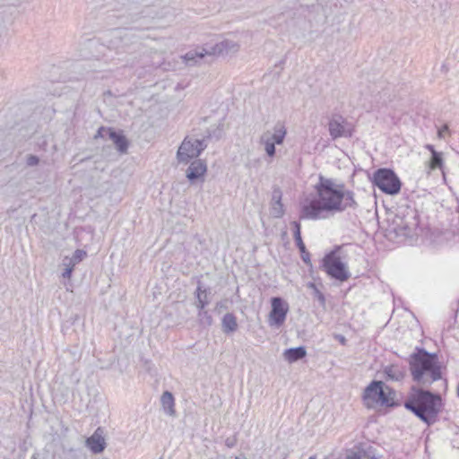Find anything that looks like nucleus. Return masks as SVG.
Instances as JSON below:
<instances>
[{"mask_svg":"<svg viewBox=\"0 0 459 459\" xmlns=\"http://www.w3.org/2000/svg\"><path fill=\"white\" fill-rule=\"evenodd\" d=\"M394 231L397 235L411 237L413 234V231L419 225V221L415 213L411 212V214L408 212L407 215L403 217H396L394 221Z\"/></svg>","mask_w":459,"mask_h":459,"instance_id":"1a4fd4ad","label":"nucleus"},{"mask_svg":"<svg viewBox=\"0 0 459 459\" xmlns=\"http://www.w3.org/2000/svg\"><path fill=\"white\" fill-rule=\"evenodd\" d=\"M211 290L204 288L202 282L198 281L197 288L195 291V306L198 309H204L210 303Z\"/></svg>","mask_w":459,"mask_h":459,"instance_id":"4468645a","label":"nucleus"},{"mask_svg":"<svg viewBox=\"0 0 459 459\" xmlns=\"http://www.w3.org/2000/svg\"><path fill=\"white\" fill-rule=\"evenodd\" d=\"M89 159H90V158H84V159H82V160H79V162H81V163H82V162H83V161H85V160H89Z\"/></svg>","mask_w":459,"mask_h":459,"instance_id":"37998d69","label":"nucleus"},{"mask_svg":"<svg viewBox=\"0 0 459 459\" xmlns=\"http://www.w3.org/2000/svg\"><path fill=\"white\" fill-rule=\"evenodd\" d=\"M261 143L264 144L265 152L269 157H273L275 155V144L272 142L270 137V133L266 132L261 136Z\"/></svg>","mask_w":459,"mask_h":459,"instance_id":"b1692460","label":"nucleus"},{"mask_svg":"<svg viewBox=\"0 0 459 459\" xmlns=\"http://www.w3.org/2000/svg\"><path fill=\"white\" fill-rule=\"evenodd\" d=\"M347 459H368L364 455H362L360 452H349L347 454Z\"/></svg>","mask_w":459,"mask_h":459,"instance_id":"c9c22d12","label":"nucleus"},{"mask_svg":"<svg viewBox=\"0 0 459 459\" xmlns=\"http://www.w3.org/2000/svg\"><path fill=\"white\" fill-rule=\"evenodd\" d=\"M206 171L207 167L205 162L202 160H195L188 167L186 170V178L191 183H194L200 178L204 177Z\"/></svg>","mask_w":459,"mask_h":459,"instance_id":"ddd939ff","label":"nucleus"},{"mask_svg":"<svg viewBox=\"0 0 459 459\" xmlns=\"http://www.w3.org/2000/svg\"><path fill=\"white\" fill-rule=\"evenodd\" d=\"M307 351L304 346L290 348L284 351L283 357L290 363L296 362L306 357Z\"/></svg>","mask_w":459,"mask_h":459,"instance_id":"a211bd4d","label":"nucleus"},{"mask_svg":"<svg viewBox=\"0 0 459 459\" xmlns=\"http://www.w3.org/2000/svg\"><path fill=\"white\" fill-rule=\"evenodd\" d=\"M160 402L164 411L170 416H174L176 411L174 409L175 400L173 394L169 391H165L161 395Z\"/></svg>","mask_w":459,"mask_h":459,"instance_id":"4be33fe9","label":"nucleus"},{"mask_svg":"<svg viewBox=\"0 0 459 459\" xmlns=\"http://www.w3.org/2000/svg\"><path fill=\"white\" fill-rule=\"evenodd\" d=\"M218 43L214 45L205 44L204 46L197 47L196 48L188 51L184 56V59L187 65H192L198 63L200 60L204 59L205 57L221 56V53L218 52Z\"/></svg>","mask_w":459,"mask_h":459,"instance_id":"6e6552de","label":"nucleus"},{"mask_svg":"<svg viewBox=\"0 0 459 459\" xmlns=\"http://www.w3.org/2000/svg\"><path fill=\"white\" fill-rule=\"evenodd\" d=\"M194 144L195 145L196 150H198L199 154L202 153L203 151L205 150L207 147V144L205 143L204 139L199 140V139H193Z\"/></svg>","mask_w":459,"mask_h":459,"instance_id":"2f4dec72","label":"nucleus"},{"mask_svg":"<svg viewBox=\"0 0 459 459\" xmlns=\"http://www.w3.org/2000/svg\"><path fill=\"white\" fill-rule=\"evenodd\" d=\"M341 196L340 197V204L342 212L345 211L348 208L356 209L358 206V204L354 200V194L352 191L346 190L345 186L342 187L341 191Z\"/></svg>","mask_w":459,"mask_h":459,"instance_id":"6ab92c4d","label":"nucleus"},{"mask_svg":"<svg viewBox=\"0 0 459 459\" xmlns=\"http://www.w3.org/2000/svg\"><path fill=\"white\" fill-rule=\"evenodd\" d=\"M373 185L380 189L383 193L395 195L402 186V182L395 172L387 168H381L373 173L371 179Z\"/></svg>","mask_w":459,"mask_h":459,"instance_id":"39448f33","label":"nucleus"},{"mask_svg":"<svg viewBox=\"0 0 459 459\" xmlns=\"http://www.w3.org/2000/svg\"><path fill=\"white\" fill-rule=\"evenodd\" d=\"M87 255V253L84 251V250H82V249H76L72 257H69L73 262L74 264H78L80 263L81 261H82Z\"/></svg>","mask_w":459,"mask_h":459,"instance_id":"c85d7f7f","label":"nucleus"},{"mask_svg":"<svg viewBox=\"0 0 459 459\" xmlns=\"http://www.w3.org/2000/svg\"><path fill=\"white\" fill-rule=\"evenodd\" d=\"M383 374L386 380L401 381L404 378L406 370L403 367L391 365L384 368Z\"/></svg>","mask_w":459,"mask_h":459,"instance_id":"f3484780","label":"nucleus"},{"mask_svg":"<svg viewBox=\"0 0 459 459\" xmlns=\"http://www.w3.org/2000/svg\"><path fill=\"white\" fill-rule=\"evenodd\" d=\"M335 338L342 343V344H345L346 343V338L343 336V335H341V334H337L335 335Z\"/></svg>","mask_w":459,"mask_h":459,"instance_id":"ea45409f","label":"nucleus"},{"mask_svg":"<svg viewBox=\"0 0 459 459\" xmlns=\"http://www.w3.org/2000/svg\"><path fill=\"white\" fill-rule=\"evenodd\" d=\"M111 129H112V127L100 126L98 129L96 134L94 135V138L95 139H98V138H103V139L108 138L109 134L111 132Z\"/></svg>","mask_w":459,"mask_h":459,"instance_id":"c756f323","label":"nucleus"},{"mask_svg":"<svg viewBox=\"0 0 459 459\" xmlns=\"http://www.w3.org/2000/svg\"><path fill=\"white\" fill-rule=\"evenodd\" d=\"M441 72L446 74L448 72V66L446 64L441 65Z\"/></svg>","mask_w":459,"mask_h":459,"instance_id":"79ce46f5","label":"nucleus"},{"mask_svg":"<svg viewBox=\"0 0 459 459\" xmlns=\"http://www.w3.org/2000/svg\"><path fill=\"white\" fill-rule=\"evenodd\" d=\"M309 287L314 290V297L324 305L325 302V299L324 294L316 288L315 283H309Z\"/></svg>","mask_w":459,"mask_h":459,"instance_id":"7c9ffc66","label":"nucleus"},{"mask_svg":"<svg viewBox=\"0 0 459 459\" xmlns=\"http://www.w3.org/2000/svg\"><path fill=\"white\" fill-rule=\"evenodd\" d=\"M219 53L221 56H226L231 54H235L239 49V45L232 40L225 39L218 43Z\"/></svg>","mask_w":459,"mask_h":459,"instance_id":"412c9836","label":"nucleus"},{"mask_svg":"<svg viewBox=\"0 0 459 459\" xmlns=\"http://www.w3.org/2000/svg\"><path fill=\"white\" fill-rule=\"evenodd\" d=\"M292 225L294 227L293 235H294V239H295L296 245H297L299 252L304 253L303 250L306 248V246L301 238L300 224L298 221H293Z\"/></svg>","mask_w":459,"mask_h":459,"instance_id":"393cba45","label":"nucleus"},{"mask_svg":"<svg viewBox=\"0 0 459 459\" xmlns=\"http://www.w3.org/2000/svg\"><path fill=\"white\" fill-rule=\"evenodd\" d=\"M287 131L283 125L277 123L274 126V134H270V137L272 139V142H273L276 144H281L284 141V138L286 136Z\"/></svg>","mask_w":459,"mask_h":459,"instance_id":"5701e85b","label":"nucleus"},{"mask_svg":"<svg viewBox=\"0 0 459 459\" xmlns=\"http://www.w3.org/2000/svg\"><path fill=\"white\" fill-rule=\"evenodd\" d=\"M303 251H304V253H300L301 259L303 260V262L305 264H310L311 261H310V255H309V253L307 252V248H305Z\"/></svg>","mask_w":459,"mask_h":459,"instance_id":"4c0bfd02","label":"nucleus"},{"mask_svg":"<svg viewBox=\"0 0 459 459\" xmlns=\"http://www.w3.org/2000/svg\"><path fill=\"white\" fill-rule=\"evenodd\" d=\"M385 394L387 397V399L393 403L392 405H385V407L394 408V407H397L400 405V403L395 400L396 392L393 388H391L390 386H388L386 385H385Z\"/></svg>","mask_w":459,"mask_h":459,"instance_id":"cd10ccee","label":"nucleus"},{"mask_svg":"<svg viewBox=\"0 0 459 459\" xmlns=\"http://www.w3.org/2000/svg\"><path fill=\"white\" fill-rule=\"evenodd\" d=\"M340 249V247H335L332 251L325 254L321 260L320 268L324 270L331 279L343 282L349 280L351 273L348 270L347 264L342 261L338 255Z\"/></svg>","mask_w":459,"mask_h":459,"instance_id":"20e7f679","label":"nucleus"},{"mask_svg":"<svg viewBox=\"0 0 459 459\" xmlns=\"http://www.w3.org/2000/svg\"><path fill=\"white\" fill-rule=\"evenodd\" d=\"M108 139L113 142L118 152L121 153L127 152L129 143L122 130L112 128Z\"/></svg>","mask_w":459,"mask_h":459,"instance_id":"2eb2a0df","label":"nucleus"},{"mask_svg":"<svg viewBox=\"0 0 459 459\" xmlns=\"http://www.w3.org/2000/svg\"><path fill=\"white\" fill-rule=\"evenodd\" d=\"M200 154L194 144L193 138L186 136L177 152V159L178 162L186 164L192 159L198 158Z\"/></svg>","mask_w":459,"mask_h":459,"instance_id":"9d476101","label":"nucleus"},{"mask_svg":"<svg viewBox=\"0 0 459 459\" xmlns=\"http://www.w3.org/2000/svg\"><path fill=\"white\" fill-rule=\"evenodd\" d=\"M39 162V158L38 156L33 155V154H30L27 156L26 163L28 166L33 167V166L38 165Z\"/></svg>","mask_w":459,"mask_h":459,"instance_id":"473e14b6","label":"nucleus"},{"mask_svg":"<svg viewBox=\"0 0 459 459\" xmlns=\"http://www.w3.org/2000/svg\"><path fill=\"white\" fill-rule=\"evenodd\" d=\"M308 459H316V455H312Z\"/></svg>","mask_w":459,"mask_h":459,"instance_id":"c03bdc74","label":"nucleus"},{"mask_svg":"<svg viewBox=\"0 0 459 459\" xmlns=\"http://www.w3.org/2000/svg\"><path fill=\"white\" fill-rule=\"evenodd\" d=\"M413 381L426 385L442 378L441 365L437 354L417 348L409 359Z\"/></svg>","mask_w":459,"mask_h":459,"instance_id":"7ed1b4c3","label":"nucleus"},{"mask_svg":"<svg viewBox=\"0 0 459 459\" xmlns=\"http://www.w3.org/2000/svg\"><path fill=\"white\" fill-rule=\"evenodd\" d=\"M86 446L93 454L102 453L106 448V442L103 437V429L99 427L94 433L86 439Z\"/></svg>","mask_w":459,"mask_h":459,"instance_id":"9b49d317","label":"nucleus"},{"mask_svg":"<svg viewBox=\"0 0 459 459\" xmlns=\"http://www.w3.org/2000/svg\"><path fill=\"white\" fill-rule=\"evenodd\" d=\"M426 149L429 150L431 153V155H434L435 152H437L436 150H435V147L431 144H427L426 145Z\"/></svg>","mask_w":459,"mask_h":459,"instance_id":"a19ab883","label":"nucleus"},{"mask_svg":"<svg viewBox=\"0 0 459 459\" xmlns=\"http://www.w3.org/2000/svg\"><path fill=\"white\" fill-rule=\"evenodd\" d=\"M343 184L336 185L330 178L319 176L318 183L315 186L317 198L307 200L302 205L300 219L317 220L323 212H341L340 197Z\"/></svg>","mask_w":459,"mask_h":459,"instance_id":"f257e3e1","label":"nucleus"},{"mask_svg":"<svg viewBox=\"0 0 459 459\" xmlns=\"http://www.w3.org/2000/svg\"><path fill=\"white\" fill-rule=\"evenodd\" d=\"M270 302L271 311L269 313L268 324L270 326L279 328L286 320L289 312V305L281 297H273Z\"/></svg>","mask_w":459,"mask_h":459,"instance_id":"0eeeda50","label":"nucleus"},{"mask_svg":"<svg viewBox=\"0 0 459 459\" xmlns=\"http://www.w3.org/2000/svg\"><path fill=\"white\" fill-rule=\"evenodd\" d=\"M385 385L382 381L373 380L364 390L363 400L368 408L377 405H392L393 403L385 394Z\"/></svg>","mask_w":459,"mask_h":459,"instance_id":"423d86ee","label":"nucleus"},{"mask_svg":"<svg viewBox=\"0 0 459 459\" xmlns=\"http://www.w3.org/2000/svg\"><path fill=\"white\" fill-rule=\"evenodd\" d=\"M197 316H198L200 325H206V326H210L212 325V322H213L212 317L209 314V312L207 310H205L204 308L199 309Z\"/></svg>","mask_w":459,"mask_h":459,"instance_id":"bb28decb","label":"nucleus"},{"mask_svg":"<svg viewBox=\"0 0 459 459\" xmlns=\"http://www.w3.org/2000/svg\"><path fill=\"white\" fill-rule=\"evenodd\" d=\"M282 192L278 186H274L272 194V214L275 218H280L283 215V204H281Z\"/></svg>","mask_w":459,"mask_h":459,"instance_id":"dca6fc26","label":"nucleus"},{"mask_svg":"<svg viewBox=\"0 0 459 459\" xmlns=\"http://www.w3.org/2000/svg\"><path fill=\"white\" fill-rule=\"evenodd\" d=\"M228 309V300H221L216 303L215 305V311H217L219 314L221 313L222 310Z\"/></svg>","mask_w":459,"mask_h":459,"instance_id":"72a5a7b5","label":"nucleus"},{"mask_svg":"<svg viewBox=\"0 0 459 459\" xmlns=\"http://www.w3.org/2000/svg\"><path fill=\"white\" fill-rule=\"evenodd\" d=\"M442 397L438 393H433L422 387L412 385L403 403V406L428 426L437 420V416L443 409Z\"/></svg>","mask_w":459,"mask_h":459,"instance_id":"f03ea898","label":"nucleus"},{"mask_svg":"<svg viewBox=\"0 0 459 459\" xmlns=\"http://www.w3.org/2000/svg\"><path fill=\"white\" fill-rule=\"evenodd\" d=\"M237 317L233 313H227L221 320V329L225 334H230L238 330Z\"/></svg>","mask_w":459,"mask_h":459,"instance_id":"aec40b11","label":"nucleus"},{"mask_svg":"<svg viewBox=\"0 0 459 459\" xmlns=\"http://www.w3.org/2000/svg\"><path fill=\"white\" fill-rule=\"evenodd\" d=\"M75 264H74V262L68 256H65L63 259V265L65 268H72V271H73Z\"/></svg>","mask_w":459,"mask_h":459,"instance_id":"e433bc0d","label":"nucleus"},{"mask_svg":"<svg viewBox=\"0 0 459 459\" xmlns=\"http://www.w3.org/2000/svg\"><path fill=\"white\" fill-rule=\"evenodd\" d=\"M345 119L341 115H333V118L328 123L329 134L333 139H337L342 136H351L344 126L343 122Z\"/></svg>","mask_w":459,"mask_h":459,"instance_id":"f8f14e48","label":"nucleus"},{"mask_svg":"<svg viewBox=\"0 0 459 459\" xmlns=\"http://www.w3.org/2000/svg\"><path fill=\"white\" fill-rule=\"evenodd\" d=\"M429 166L430 169H441L443 166L442 153L438 152H435L434 155H431Z\"/></svg>","mask_w":459,"mask_h":459,"instance_id":"a878e982","label":"nucleus"},{"mask_svg":"<svg viewBox=\"0 0 459 459\" xmlns=\"http://www.w3.org/2000/svg\"><path fill=\"white\" fill-rule=\"evenodd\" d=\"M238 438L237 436L234 435L232 437H229L225 439V446L229 448L234 447L237 445Z\"/></svg>","mask_w":459,"mask_h":459,"instance_id":"f704fd0d","label":"nucleus"},{"mask_svg":"<svg viewBox=\"0 0 459 459\" xmlns=\"http://www.w3.org/2000/svg\"><path fill=\"white\" fill-rule=\"evenodd\" d=\"M72 273H73L72 272V268H65V271L62 273V276L64 278L69 279L71 277V275H72Z\"/></svg>","mask_w":459,"mask_h":459,"instance_id":"58836bf2","label":"nucleus"}]
</instances>
